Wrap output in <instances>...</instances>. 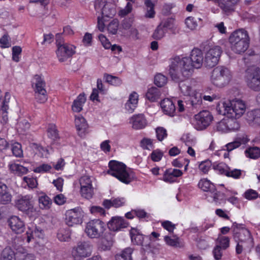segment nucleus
Instances as JSON below:
<instances>
[{
  "label": "nucleus",
  "instance_id": "f257e3e1",
  "mask_svg": "<svg viewBox=\"0 0 260 260\" xmlns=\"http://www.w3.org/2000/svg\"><path fill=\"white\" fill-rule=\"evenodd\" d=\"M203 56L201 49L194 48L192 50L189 57H176L172 62L177 63V68L182 69L183 77L190 78L193 74L194 69H199L203 64Z\"/></svg>",
  "mask_w": 260,
  "mask_h": 260
},
{
  "label": "nucleus",
  "instance_id": "f03ea898",
  "mask_svg": "<svg viewBox=\"0 0 260 260\" xmlns=\"http://www.w3.org/2000/svg\"><path fill=\"white\" fill-rule=\"evenodd\" d=\"M229 40L232 51L236 54L244 53L249 47V35L244 29L235 30L230 35Z\"/></svg>",
  "mask_w": 260,
  "mask_h": 260
},
{
  "label": "nucleus",
  "instance_id": "7ed1b4c3",
  "mask_svg": "<svg viewBox=\"0 0 260 260\" xmlns=\"http://www.w3.org/2000/svg\"><path fill=\"white\" fill-rule=\"evenodd\" d=\"M169 75L174 82L179 83V87L181 92L186 96H190L192 93V87L187 80L189 78L183 77L182 69L177 68V63L171 62L169 66Z\"/></svg>",
  "mask_w": 260,
  "mask_h": 260
},
{
  "label": "nucleus",
  "instance_id": "20e7f679",
  "mask_svg": "<svg viewBox=\"0 0 260 260\" xmlns=\"http://www.w3.org/2000/svg\"><path fill=\"white\" fill-rule=\"evenodd\" d=\"M109 169L108 174L115 177L119 181L129 184L134 178L133 171L124 164H108Z\"/></svg>",
  "mask_w": 260,
  "mask_h": 260
},
{
  "label": "nucleus",
  "instance_id": "39448f33",
  "mask_svg": "<svg viewBox=\"0 0 260 260\" xmlns=\"http://www.w3.org/2000/svg\"><path fill=\"white\" fill-rule=\"evenodd\" d=\"M222 108H223V110L219 108V114L223 115L230 114L231 117L236 119L240 118L245 113L246 105L242 100L235 99L228 103L223 102Z\"/></svg>",
  "mask_w": 260,
  "mask_h": 260
},
{
  "label": "nucleus",
  "instance_id": "423d86ee",
  "mask_svg": "<svg viewBox=\"0 0 260 260\" xmlns=\"http://www.w3.org/2000/svg\"><path fill=\"white\" fill-rule=\"evenodd\" d=\"M234 238L236 242L245 244V247H250L253 245V239L251 233L244 225L234 223L233 224Z\"/></svg>",
  "mask_w": 260,
  "mask_h": 260
},
{
  "label": "nucleus",
  "instance_id": "0eeeda50",
  "mask_svg": "<svg viewBox=\"0 0 260 260\" xmlns=\"http://www.w3.org/2000/svg\"><path fill=\"white\" fill-rule=\"evenodd\" d=\"M106 229V224L103 221L94 219L86 223L84 232L89 238L99 239L103 237Z\"/></svg>",
  "mask_w": 260,
  "mask_h": 260
},
{
  "label": "nucleus",
  "instance_id": "6e6552de",
  "mask_svg": "<svg viewBox=\"0 0 260 260\" xmlns=\"http://www.w3.org/2000/svg\"><path fill=\"white\" fill-rule=\"evenodd\" d=\"M232 75L230 70L224 67L214 68L211 75V81L216 86L222 87L229 83Z\"/></svg>",
  "mask_w": 260,
  "mask_h": 260
},
{
  "label": "nucleus",
  "instance_id": "1a4fd4ad",
  "mask_svg": "<svg viewBox=\"0 0 260 260\" xmlns=\"http://www.w3.org/2000/svg\"><path fill=\"white\" fill-rule=\"evenodd\" d=\"M31 85L37 102L41 104L45 103L48 99V95L45 88L46 82L42 76L35 75L31 82Z\"/></svg>",
  "mask_w": 260,
  "mask_h": 260
},
{
  "label": "nucleus",
  "instance_id": "9d476101",
  "mask_svg": "<svg viewBox=\"0 0 260 260\" xmlns=\"http://www.w3.org/2000/svg\"><path fill=\"white\" fill-rule=\"evenodd\" d=\"M15 206L19 210L29 216H34L37 214L36 210L34 207L33 198L30 194L18 197L15 201Z\"/></svg>",
  "mask_w": 260,
  "mask_h": 260
},
{
  "label": "nucleus",
  "instance_id": "9b49d317",
  "mask_svg": "<svg viewBox=\"0 0 260 260\" xmlns=\"http://www.w3.org/2000/svg\"><path fill=\"white\" fill-rule=\"evenodd\" d=\"M245 81L248 87L255 91H260V69L254 67L246 71Z\"/></svg>",
  "mask_w": 260,
  "mask_h": 260
},
{
  "label": "nucleus",
  "instance_id": "f8f14e48",
  "mask_svg": "<svg viewBox=\"0 0 260 260\" xmlns=\"http://www.w3.org/2000/svg\"><path fill=\"white\" fill-rule=\"evenodd\" d=\"M249 141L250 139L247 135L245 134H238L233 142L228 143L225 145L226 149L220 150L219 154H223L224 158H228L229 153L231 151L240 147L241 146H245Z\"/></svg>",
  "mask_w": 260,
  "mask_h": 260
},
{
  "label": "nucleus",
  "instance_id": "ddd939ff",
  "mask_svg": "<svg viewBox=\"0 0 260 260\" xmlns=\"http://www.w3.org/2000/svg\"><path fill=\"white\" fill-rule=\"evenodd\" d=\"M213 120V117L210 112L203 110L194 116L192 124L197 130H203L210 125Z\"/></svg>",
  "mask_w": 260,
  "mask_h": 260
},
{
  "label": "nucleus",
  "instance_id": "4468645a",
  "mask_svg": "<svg viewBox=\"0 0 260 260\" xmlns=\"http://www.w3.org/2000/svg\"><path fill=\"white\" fill-rule=\"evenodd\" d=\"M57 49L56 51L57 57L60 62H64L71 57L76 52V47L73 45L63 43L61 44L56 41Z\"/></svg>",
  "mask_w": 260,
  "mask_h": 260
},
{
  "label": "nucleus",
  "instance_id": "2eb2a0df",
  "mask_svg": "<svg viewBox=\"0 0 260 260\" xmlns=\"http://www.w3.org/2000/svg\"><path fill=\"white\" fill-rule=\"evenodd\" d=\"M222 52L221 48L219 46H215L211 48L206 53L205 57V65L212 68L218 62Z\"/></svg>",
  "mask_w": 260,
  "mask_h": 260
},
{
  "label": "nucleus",
  "instance_id": "dca6fc26",
  "mask_svg": "<svg viewBox=\"0 0 260 260\" xmlns=\"http://www.w3.org/2000/svg\"><path fill=\"white\" fill-rule=\"evenodd\" d=\"M84 216V213L80 208L70 210L66 213V223L70 226L80 224L83 222Z\"/></svg>",
  "mask_w": 260,
  "mask_h": 260
},
{
  "label": "nucleus",
  "instance_id": "f3484780",
  "mask_svg": "<svg viewBox=\"0 0 260 260\" xmlns=\"http://www.w3.org/2000/svg\"><path fill=\"white\" fill-rule=\"evenodd\" d=\"M91 245L86 242H79L72 250V255L75 258L86 257L92 253Z\"/></svg>",
  "mask_w": 260,
  "mask_h": 260
},
{
  "label": "nucleus",
  "instance_id": "a211bd4d",
  "mask_svg": "<svg viewBox=\"0 0 260 260\" xmlns=\"http://www.w3.org/2000/svg\"><path fill=\"white\" fill-rule=\"evenodd\" d=\"M35 237L38 239H43L44 231L39 227L28 228L26 233L23 236V241L25 243H29L34 240Z\"/></svg>",
  "mask_w": 260,
  "mask_h": 260
},
{
  "label": "nucleus",
  "instance_id": "6ab92c4d",
  "mask_svg": "<svg viewBox=\"0 0 260 260\" xmlns=\"http://www.w3.org/2000/svg\"><path fill=\"white\" fill-rule=\"evenodd\" d=\"M8 223L12 232L17 234L22 233L25 229L24 221L17 216H11L8 220Z\"/></svg>",
  "mask_w": 260,
  "mask_h": 260
},
{
  "label": "nucleus",
  "instance_id": "aec40b11",
  "mask_svg": "<svg viewBox=\"0 0 260 260\" xmlns=\"http://www.w3.org/2000/svg\"><path fill=\"white\" fill-rule=\"evenodd\" d=\"M75 125L78 135L84 138L88 133V125L86 120L81 115L76 116Z\"/></svg>",
  "mask_w": 260,
  "mask_h": 260
},
{
  "label": "nucleus",
  "instance_id": "412c9836",
  "mask_svg": "<svg viewBox=\"0 0 260 260\" xmlns=\"http://www.w3.org/2000/svg\"><path fill=\"white\" fill-rule=\"evenodd\" d=\"M129 123L132 124V128L135 130L144 128L147 124V120L143 114L133 115L129 118Z\"/></svg>",
  "mask_w": 260,
  "mask_h": 260
},
{
  "label": "nucleus",
  "instance_id": "4be33fe9",
  "mask_svg": "<svg viewBox=\"0 0 260 260\" xmlns=\"http://www.w3.org/2000/svg\"><path fill=\"white\" fill-rule=\"evenodd\" d=\"M128 223L122 217H113L108 222L107 226L110 230L112 231H118L127 226Z\"/></svg>",
  "mask_w": 260,
  "mask_h": 260
},
{
  "label": "nucleus",
  "instance_id": "5701e85b",
  "mask_svg": "<svg viewBox=\"0 0 260 260\" xmlns=\"http://www.w3.org/2000/svg\"><path fill=\"white\" fill-rule=\"evenodd\" d=\"M240 0H219V8L223 14L229 15L235 11Z\"/></svg>",
  "mask_w": 260,
  "mask_h": 260
},
{
  "label": "nucleus",
  "instance_id": "b1692460",
  "mask_svg": "<svg viewBox=\"0 0 260 260\" xmlns=\"http://www.w3.org/2000/svg\"><path fill=\"white\" fill-rule=\"evenodd\" d=\"M32 147L35 151V155L42 158H48L49 157L51 153L53 151L50 147H44L36 143H33Z\"/></svg>",
  "mask_w": 260,
  "mask_h": 260
},
{
  "label": "nucleus",
  "instance_id": "393cba45",
  "mask_svg": "<svg viewBox=\"0 0 260 260\" xmlns=\"http://www.w3.org/2000/svg\"><path fill=\"white\" fill-rule=\"evenodd\" d=\"M160 107L165 114L173 116L176 111V107L173 102L169 99H165L160 102Z\"/></svg>",
  "mask_w": 260,
  "mask_h": 260
},
{
  "label": "nucleus",
  "instance_id": "a878e982",
  "mask_svg": "<svg viewBox=\"0 0 260 260\" xmlns=\"http://www.w3.org/2000/svg\"><path fill=\"white\" fill-rule=\"evenodd\" d=\"M182 172L175 169L166 170L163 176V180L168 183H172L176 181V178L181 176Z\"/></svg>",
  "mask_w": 260,
  "mask_h": 260
},
{
  "label": "nucleus",
  "instance_id": "bb28decb",
  "mask_svg": "<svg viewBox=\"0 0 260 260\" xmlns=\"http://www.w3.org/2000/svg\"><path fill=\"white\" fill-rule=\"evenodd\" d=\"M86 101L85 93L84 92L80 93L72 103V110L76 113L80 112L83 110V107Z\"/></svg>",
  "mask_w": 260,
  "mask_h": 260
},
{
  "label": "nucleus",
  "instance_id": "cd10ccee",
  "mask_svg": "<svg viewBox=\"0 0 260 260\" xmlns=\"http://www.w3.org/2000/svg\"><path fill=\"white\" fill-rule=\"evenodd\" d=\"M38 202L40 208L42 210H49L52 204L51 199L44 192L38 194Z\"/></svg>",
  "mask_w": 260,
  "mask_h": 260
},
{
  "label": "nucleus",
  "instance_id": "c85d7f7f",
  "mask_svg": "<svg viewBox=\"0 0 260 260\" xmlns=\"http://www.w3.org/2000/svg\"><path fill=\"white\" fill-rule=\"evenodd\" d=\"M125 203V199L124 198H113L110 200H105L103 202V205L109 209L111 207L118 208L122 206Z\"/></svg>",
  "mask_w": 260,
  "mask_h": 260
},
{
  "label": "nucleus",
  "instance_id": "c756f323",
  "mask_svg": "<svg viewBox=\"0 0 260 260\" xmlns=\"http://www.w3.org/2000/svg\"><path fill=\"white\" fill-rule=\"evenodd\" d=\"M116 13L115 5L106 3L102 9V15L103 18H113Z\"/></svg>",
  "mask_w": 260,
  "mask_h": 260
},
{
  "label": "nucleus",
  "instance_id": "7c9ffc66",
  "mask_svg": "<svg viewBox=\"0 0 260 260\" xmlns=\"http://www.w3.org/2000/svg\"><path fill=\"white\" fill-rule=\"evenodd\" d=\"M12 200V196L8 191L7 186L0 182V202L3 204L9 203Z\"/></svg>",
  "mask_w": 260,
  "mask_h": 260
},
{
  "label": "nucleus",
  "instance_id": "2f4dec72",
  "mask_svg": "<svg viewBox=\"0 0 260 260\" xmlns=\"http://www.w3.org/2000/svg\"><path fill=\"white\" fill-rule=\"evenodd\" d=\"M160 95L161 92L160 89L155 87H152L149 88L146 93V98L151 102L157 101L160 99Z\"/></svg>",
  "mask_w": 260,
  "mask_h": 260
},
{
  "label": "nucleus",
  "instance_id": "473e14b6",
  "mask_svg": "<svg viewBox=\"0 0 260 260\" xmlns=\"http://www.w3.org/2000/svg\"><path fill=\"white\" fill-rule=\"evenodd\" d=\"M198 187L204 191L209 192L215 190V186L207 178L201 179L198 183Z\"/></svg>",
  "mask_w": 260,
  "mask_h": 260
},
{
  "label": "nucleus",
  "instance_id": "72a5a7b5",
  "mask_svg": "<svg viewBox=\"0 0 260 260\" xmlns=\"http://www.w3.org/2000/svg\"><path fill=\"white\" fill-rule=\"evenodd\" d=\"M132 242L136 245H141L144 241V236L138 229L133 228L130 231Z\"/></svg>",
  "mask_w": 260,
  "mask_h": 260
},
{
  "label": "nucleus",
  "instance_id": "f704fd0d",
  "mask_svg": "<svg viewBox=\"0 0 260 260\" xmlns=\"http://www.w3.org/2000/svg\"><path fill=\"white\" fill-rule=\"evenodd\" d=\"M47 134L49 138L53 141L59 139V131L56 124L49 123L47 126Z\"/></svg>",
  "mask_w": 260,
  "mask_h": 260
},
{
  "label": "nucleus",
  "instance_id": "c9c22d12",
  "mask_svg": "<svg viewBox=\"0 0 260 260\" xmlns=\"http://www.w3.org/2000/svg\"><path fill=\"white\" fill-rule=\"evenodd\" d=\"M10 170L15 174L18 176H21L26 174L28 170V169L21 165L19 164H11L9 165Z\"/></svg>",
  "mask_w": 260,
  "mask_h": 260
},
{
  "label": "nucleus",
  "instance_id": "e433bc0d",
  "mask_svg": "<svg viewBox=\"0 0 260 260\" xmlns=\"http://www.w3.org/2000/svg\"><path fill=\"white\" fill-rule=\"evenodd\" d=\"M104 79L106 82L113 86H118L122 84V80L120 78L107 73L104 74Z\"/></svg>",
  "mask_w": 260,
  "mask_h": 260
},
{
  "label": "nucleus",
  "instance_id": "4c0bfd02",
  "mask_svg": "<svg viewBox=\"0 0 260 260\" xmlns=\"http://www.w3.org/2000/svg\"><path fill=\"white\" fill-rule=\"evenodd\" d=\"M133 249L130 247L125 248L121 253L117 254L115 256L116 260H132V254Z\"/></svg>",
  "mask_w": 260,
  "mask_h": 260
},
{
  "label": "nucleus",
  "instance_id": "58836bf2",
  "mask_svg": "<svg viewBox=\"0 0 260 260\" xmlns=\"http://www.w3.org/2000/svg\"><path fill=\"white\" fill-rule=\"evenodd\" d=\"M212 167L217 173L226 176L229 174V167L226 164H213Z\"/></svg>",
  "mask_w": 260,
  "mask_h": 260
},
{
  "label": "nucleus",
  "instance_id": "ea45409f",
  "mask_svg": "<svg viewBox=\"0 0 260 260\" xmlns=\"http://www.w3.org/2000/svg\"><path fill=\"white\" fill-rule=\"evenodd\" d=\"M220 96L219 95H216L215 94H213L212 95H203L202 97L200 96L199 99L197 102H195L193 100H191V103L193 106H195V105H201L202 103V100L205 101H209L210 102H213L215 100L219 99Z\"/></svg>",
  "mask_w": 260,
  "mask_h": 260
},
{
  "label": "nucleus",
  "instance_id": "a19ab883",
  "mask_svg": "<svg viewBox=\"0 0 260 260\" xmlns=\"http://www.w3.org/2000/svg\"><path fill=\"white\" fill-rule=\"evenodd\" d=\"M70 237L71 232L69 229H60L57 234V239L61 242L68 241Z\"/></svg>",
  "mask_w": 260,
  "mask_h": 260
},
{
  "label": "nucleus",
  "instance_id": "79ce46f5",
  "mask_svg": "<svg viewBox=\"0 0 260 260\" xmlns=\"http://www.w3.org/2000/svg\"><path fill=\"white\" fill-rule=\"evenodd\" d=\"M247 157L256 159L260 156V148L257 147H249L245 151Z\"/></svg>",
  "mask_w": 260,
  "mask_h": 260
},
{
  "label": "nucleus",
  "instance_id": "37998d69",
  "mask_svg": "<svg viewBox=\"0 0 260 260\" xmlns=\"http://www.w3.org/2000/svg\"><path fill=\"white\" fill-rule=\"evenodd\" d=\"M164 241L167 245L171 246L181 247V246L180 239L176 236H174L172 237L169 236H166L164 237Z\"/></svg>",
  "mask_w": 260,
  "mask_h": 260
},
{
  "label": "nucleus",
  "instance_id": "c03bdc74",
  "mask_svg": "<svg viewBox=\"0 0 260 260\" xmlns=\"http://www.w3.org/2000/svg\"><path fill=\"white\" fill-rule=\"evenodd\" d=\"M11 150L13 155L17 157H23V151L21 144L18 142H15L12 144Z\"/></svg>",
  "mask_w": 260,
  "mask_h": 260
},
{
  "label": "nucleus",
  "instance_id": "a18cd8bd",
  "mask_svg": "<svg viewBox=\"0 0 260 260\" xmlns=\"http://www.w3.org/2000/svg\"><path fill=\"white\" fill-rule=\"evenodd\" d=\"M22 51V48L19 46H14L12 47V58L14 61L18 62L20 61Z\"/></svg>",
  "mask_w": 260,
  "mask_h": 260
},
{
  "label": "nucleus",
  "instance_id": "49530a36",
  "mask_svg": "<svg viewBox=\"0 0 260 260\" xmlns=\"http://www.w3.org/2000/svg\"><path fill=\"white\" fill-rule=\"evenodd\" d=\"M140 146L145 150H151L154 148L153 140L150 138H144L140 142Z\"/></svg>",
  "mask_w": 260,
  "mask_h": 260
},
{
  "label": "nucleus",
  "instance_id": "de8ad7c7",
  "mask_svg": "<svg viewBox=\"0 0 260 260\" xmlns=\"http://www.w3.org/2000/svg\"><path fill=\"white\" fill-rule=\"evenodd\" d=\"M119 27V21L117 19L112 20L107 26V30L109 34L116 35Z\"/></svg>",
  "mask_w": 260,
  "mask_h": 260
},
{
  "label": "nucleus",
  "instance_id": "09e8293b",
  "mask_svg": "<svg viewBox=\"0 0 260 260\" xmlns=\"http://www.w3.org/2000/svg\"><path fill=\"white\" fill-rule=\"evenodd\" d=\"M154 84L158 87L164 86L167 82V78L161 74H157L154 77Z\"/></svg>",
  "mask_w": 260,
  "mask_h": 260
},
{
  "label": "nucleus",
  "instance_id": "8fccbe9b",
  "mask_svg": "<svg viewBox=\"0 0 260 260\" xmlns=\"http://www.w3.org/2000/svg\"><path fill=\"white\" fill-rule=\"evenodd\" d=\"M94 192L93 187H80V193L82 197L90 199L92 197Z\"/></svg>",
  "mask_w": 260,
  "mask_h": 260
},
{
  "label": "nucleus",
  "instance_id": "3c124183",
  "mask_svg": "<svg viewBox=\"0 0 260 260\" xmlns=\"http://www.w3.org/2000/svg\"><path fill=\"white\" fill-rule=\"evenodd\" d=\"M1 260H16L14 251L9 248H5L2 252Z\"/></svg>",
  "mask_w": 260,
  "mask_h": 260
},
{
  "label": "nucleus",
  "instance_id": "603ef678",
  "mask_svg": "<svg viewBox=\"0 0 260 260\" xmlns=\"http://www.w3.org/2000/svg\"><path fill=\"white\" fill-rule=\"evenodd\" d=\"M166 32L167 31L162 28L161 25L159 24L155 29L152 35V38L155 40H160L165 36Z\"/></svg>",
  "mask_w": 260,
  "mask_h": 260
},
{
  "label": "nucleus",
  "instance_id": "864d4df0",
  "mask_svg": "<svg viewBox=\"0 0 260 260\" xmlns=\"http://www.w3.org/2000/svg\"><path fill=\"white\" fill-rule=\"evenodd\" d=\"M156 137L159 141H162L168 137L167 130L163 127H157L155 128Z\"/></svg>",
  "mask_w": 260,
  "mask_h": 260
},
{
  "label": "nucleus",
  "instance_id": "5fc2aeb1",
  "mask_svg": "<svg viewBox=\"0 0 260 260\" xmlns=\"http://www.w3.org/2000/svg\"><path fill=\"white\" fill-rule=\"evenodd\" d=\"M230 245V239L226 236H219L217 239V245H219L222 249H225Z\"/></svg>",
  "mask_w": 260,
  "mask_h": 260
},
{
  "label": "nucleus",
  "instance_id": "6e6d98bb",
  "mask_svg": "<svg viewBox=\"0 0 260 260\" xmlns=\"http://www.w3.org/2000/svg\"><path fill=\"white\" fill-rule=\"evenodd\" d=\"M210 193L211 197L212 199L211 201V202H213L216 204H220L221 203V201L223 198V195L221 193L217 191L215 188V190L211 191Z\"/></svg>",
  "mask_w": 260,
  "mask_h": 260
},
{
  "label": "nucleus",
  "instance_id": "4d7b16f0",
  "mask_svg": "<svg viewBox=\"0 0 260 260\" xmlns=\"http://www.w3.org/2000/svg\"><path fill=\"white\" fill-rule=\"evenodd\" d=\"M80 187H93L91 178L88 176H84L79 180Z\"/></svg>",
  "mask_w": 260,
  "mask_h": 260
},
{
  "label": "nucleus",
  "instance_id": "13d9d810",
  "mask_svg": "<svg viewBox=\"0 0 260 260\" xmlns=\"http://www.w3.org/2000/svg\"><path fill=\"white\" fill-rule=\"evenodd\" d=\"M243 197L247 200H252L258 197V193L255 190L248 189L245 191Z\"/></svg>",
  "mask_w": 260,
  "mask_h": 260
},
{
  "label": "nucleus",
  "instance_id": "bf43d9fd",
  "mask_svg": "<svg viewBox=\"0 0 260 260\" xmlns=\"http://www.w3.org/2000/svg\"><path fill=\"white\" fill-rule=\"evenodd\" d=\"M9 108H6L5 106H1L0 109V114L2 116L1 122L3 125L7 123L8 121V112Z\"/></svg>",
  "mask_w": 260,
  "mask_h": 260
},
{
  "label": "nucleus",
  "instance_id": "052dcab7",
  "mask_svg": "<svg viewBox=\"0 0 260 260\" xmlns=\"http://www.w3.org/2000/svg\"><path fill=\"white\" fill-rule=\"evenodd\" d=\"M166 31L167 29H172L174 27V19L172 18H169L162 21L159 24Z\"/></svg>",
  "mask_w": 260,
  "mask_h": 260
},
{
  "label": "nucleus",
  "instance_id": "680f3d73",
  "mask_svg": "<svg viewBox=\"0 0 260 260\" xmlns=\"http://www.w3.org/2000/svg\"><path fill=\"white\" fill-rule=\"evenodd\" d=\"M185 24L186 26L191 29H195L198 26V23L196 19L191 16L188 17L185 19Z\"/></svg>",
  "mask_w": 260,
  "mask_h": 260
},
{
  "label": "nucleus",
  "instance_id": "e2e57ef3",
  "mask_svg": "<svg viewBox=\"0 0 260 260\" xmlns=\"http://www.w3.org/2000/svg\"><path fill=\"white\" fill-rule=\"evenodd\" d=\"M10 39L8 34L4 35L0 38V47L2 48H7L11 46Z\"/></svg>",
  "mask_w": 260,
  "mask_h": 260
},
{
  "label": "nucleus",
  "instance_id": "0e129e2a",
  "mask_svg": "<svg viewBox=\"0 0 260 260\" xmlns=\"http://www.w3.org/2000/svg\"><path fill=\"white\" fill-rule=\"evenodd\" d=\"M163 152L159 149L154 150L150 154V157L152 161H159L163 156Z\"/></svg>",
  "mask_w": 260,
  "mask_h": 260
},
{
  "label": "nucleus",
  "instance_id": "69168bd1",
  "mask_svg": "<svg viewBox=\"0 0 260 260\" xmlns=\"http://www.w3.org/2000/svg\"><path fill=\"white\" fill-rule=\"evenodd\" d=\"M243 172V171L240 169H235L231 170L229 168V174L227 175V176L234 179H239L241 177Z\"/></svg>",
  "mask_w": 260,
  "mask_h": 260
},
{
  "label": "nucleus",
  "instance_id": "338daca9",
  "mask_svg": "<svg viewBox=\"0 0 260 260\" xmlns=\"http://www.w3.org/2000/svg\"><path fill=\"white\" fill-rule=\"evenodd\" d=\"M133 6L132 4L130 2H128L125 7V8L123 9L120 10L118 12V15L120 17H124L127 15L128 14L130 13L132 11Z\"/></svg>",
  "mask_w": 260,
  "mask_h": 260
},
{
  "label": "nucleus",
  "instance_id": "774afa93",
  "mask_svg": "<svg viewBox=\"0 0 260 260\" xmlns=\"http://www.w3.org/2000/svg\"><path fill=\"white\" fill-rule=\"evenodd\" d=\"M161 226L170 233H173L176 228L175 224L169 220L162 221Z\"/></svg>",
  "mask_w": 260,
  "mask_h": 260
}]
</instances>
